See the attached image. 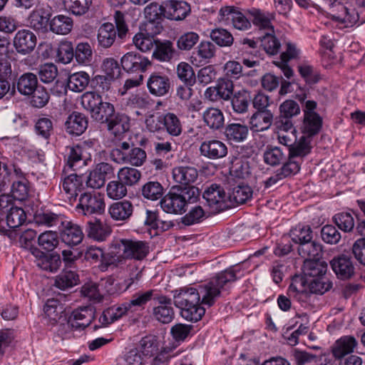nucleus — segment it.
Here are the masks:
<instances>
[{
    "label": "nucleus",
    "mask_w": 365,
    "mask_h": 365,
    "mask_svg": "<svg viewBox=\"0 0 365 365\" xmlns=\"http://www.w3.org/2000/svg\"><path fill=\"white\" fill-rule=\"evenodd\" d=\"M128 193L127 187L118 179L109 182L106 187L107 196L113 200H120Z\"/></svg>",
    "instance_id": "59"
},
{
    "label": "nucleus",
    "mask_w": 365,
    "mask_h": 365,
    "mask_svg": "<svg viewBox=\"0 0 365 365\" xmlns=\"http://www.w3.org/2000/svg\"><path fill=\"white\" fill-rule=\"evenodd\" d=\"M81 294L83 297L96 304L103 301V296L98 289V285L95 282L84 284L81 288Z\"/></svg>",
    "instance_id": "54"
},
{
    "label": "nucleus",
    "mask_w": 365,
    "mask_h": 365,
    "mask_svg": "<svg viewBox=\"0 0 365 365\" xmlns=\"http://www.w3.org/2000/svg\"><path fill=\"white\" fill-rule=\"evenodd\" d=\"M144 357L140 351L133 348L127 351L119 360L118 365H143Z\"/></svg>",
    "instance_id": "61"
},
{
    "label": "nucleus",
    "mask_w": 365,
    "mask_h": 365,
    "mask_svg": "<svg viewBox=\"0 0 365 365\" xmlns=\"http://www.w3.org/2000/svg\"><path fill=\"white\" fill-rule=\"evenodd\" d=\"M115 247L124 259L142 260L149 253L148 244L144 241L122 239L116 242Z\"/></svg>",
    "instance_id": "9"
},
{
    "label": "nucleus",
    "mask_w": 365,
    "mask_h": 365,
    "mask_svg": "<svg viewBox=\"0 0 365 365\" xmlns=\"http://www.w3.org/2000/svg\"><path fill=\"white\" fill-rule=\"evenodd\" d=\"M147 87L152 95L164 96L169 93L170 81L166 75L153 73L148 79Z\"/></svg>",
    "instance_id": "24"
},
{
    "label": "nucleus",
    "mask_w": 365,
    "mask_h": 365,
    "mask_svg": "<svg viewBox=\"0 0 365 365\" xmlns=\"http://www.w3.org/2000/svg\"><path fill=\"white\" fill-rule=\"evenodd\" d=\"M237 279L235 271L228 269L218 273L209 282L199 286L198 292L201 299V304L212 306L217 298L220 296L224 287Z\"/></svg>",
    "instance_id": "5"
},
{
    "label": "nucleus",
    "mask_w": 365,
    "mask_h": 365,
    "mask_svg": "<svg viewBox=\"0 0 365 365\" xmlns=\"http://www.w3.org/2000/svg\"><path fill=\"white\" fill-rule=\"evenodd\" d=\"M178 77L185 83L194 85L196 81L192 67L185 62L180 63L177 66Z\"/></svg>",
    "instance_id": "64"
},
{
    "label": "nucleus",
    "mask_w": 365,
    "mask_h": 365,
    "mask_svg": "<svg viewBox=\"0 0 365 365\" xmlns=\"http://www.w3.org/2000/svg\"><path fill=\"white\" fill-rule=\"evenodd\" d=\"M163 187L157 181H149L141 187V194L144 198L150 200H157L163 195Z\"/></svg>",
    "instance_id": "51"
},
{
    "label": "nucleus",
    "mask_w": 365,
    "mask_h": 365,
    "mask_svg": "<svg viewBox=\"0 0 365 365\" xmlns=\"http://www.w3.org/2000/svg\"><path fill=\"white\" fill-rule=\"evenodd\" d=\"M202 197L212 213H217L229 207L227 202L228 197L220 185H210L204 191Z\"/></svg>",
    "instance_id": "10"
},
{
    "label": "nucleus",
    "mask_w": 365,
    "mask_h": 365,
    "mask_svg": "<svg viewBox=\"0 0 365 365\" xmlns=\"http://www.w3.org/2000/svg\"><path fill=\"white\" fill-rule=\"evenodd\" d=\"M173 294L175 305L182 309L200 302L198 289L193 287H183L175 290Z\"/></svg>",
    "instance_id": "22"
},
{
    "label": "nucleus",
    "mask_w": 365,
    "mask_h": 365,
    "mask_svg": "<svg viewBox=\"0 0 365 365\" xmlns=\"http://www.w3.org/2000/svg\"><path fill=\"white\" fill-rule=\"evenodd\" d=\"M81 103L90 113L91 117L100 123L108 122L115 113V107L111 103L103 101L102 96L93 91L84 93L81 96Z\"/></svg>",
    "instance_id": "4"
},
{
    "label": "nucleus",
    "mask_w": 365,
    "mask_h": 365,
    "mask_svg": "<svg viewBox=\"0 0 365 365\" xmlns=\"http://www.w3.org/2000/svg\"><path fill=\"white\" fill-rule=\"evenodd\" d=\"M190 11L189 4L183 1L170 0L163 5V15L170 20H182L187 16Z\"/></svg>",
    "instance_id": "25"
},
{
    "label": "nucleus",
    "mask_w": 365,
    "mask_h": 365,
    "mask_svg": "<svg viewBox=\"0 0 365 365\" xmlns=\"http://www.w3.org/2000/svg\"><path fill=\"white\" fill-rule=\"evenodd\" d=\"M330 265L339 279H348L354 274L355 268L351 259L345 255L334 257L330 261Z\"/></svg>",
    "instance_id": "23"
},
{
    "label": "nucleus",
    "mask_w": 365,
    "mask_h": 365,
    "mask_svg": "<svg viewBox=\"0 0 365 365\" xmlns=\"http://www.w3.org/2000/svg\"><path fill=\"white\" fill-rule=\"evenodd\" d=\"M250 97L246 91L236 93L231 101L232 106L235 112L237 113H246L248 110Z\"/></svg>",
    "instance_id": "57"
},
{
    "label": "nucleus",
    "mask_w": 365,
    "mask_h": 365,
    "mask_svg": "<svg viewBox=\"0 0 365 365\" xmlns=\"http://www.w3.org/2000/svg\"><path fill=\"white\" fill-rule=\"evenodd\" d=\"M317 103L314 101L305 102L304 110L303 131L304 135L312 136L316 135L320 130L322 124V119L314 110Z\"/></svg>",
    "instance_id": "11"
},
{
    "label": "nucleus",
    "mask_w": 365,
    "mask_h": 365,
    "mask_svg": "<svg viewBox=\"0 0 365 365\" xmlns=\"http://www.w3.org/2000/svg\"><path fill=\"white\" fill-rule=\"evenodd\" d=\"M59 232L61 240L70 247L79 245L84 237L81 227L67 219L59 229Z\"/></svg>",
    "instance_id": "18"
},
{
    "label": "nucleus",
    "mask_w": 365,
    "mask_h": 365,
    "mask_svg": "<svg viewBox=\"0 0 365 365\" xmlns=\"http://www.w3.org/2000/svg\"><path fill=\"white\" fill-rule=\"evenodd\" d=\"M259 38L267 53L274 55L279 51L280 43L274 36V32L265 33L264 36H259Z\"/></svg>",
    "instance_id": "62"
},
{
    "label": "nucleus",
    "mask_w": 365,
    "mask_h": 365,
    "mask_svg": "<svg viewBox=\"0 0 365 365\" xmlns=\"http://www.w3.org/2000/svg\"><path fill=\"white\" fill-rule=\"evenodd\" d=\"M232 92V81L226 78H221L217 81L216 86L206 89L205 97L212 102H217L220 100L227 101L230 98Z\"/></svg>",
    "instance_id": "16"
},
{
    "label": "nucleus",
    "mask_w": 365,
    "mask_h": 365,
    "mask_svg": "<svg viewBox=\"0 0 365 365\" xmlns=\"http://www.w3.org/2000/svg\"><path fill=\"white\" fill-rule=\"evenodd\" d=\"M329 15L331 19L342 28L353 26L359 19V14L354 8L339 1H334L331 4Z\"/></svg>",
    "instance_id": "8"
},
{
    "label": "nucleus",
    "mask_w": 365,
    "mask_h": 365,
    "mask_svg": "<svg viewBox=\"0 0 365 365\" xmlns=\"http://www.w3.org/2000/svg\"><path fill=\"white\" fill-rule=\"evenodd\" d=\"M86 232L88 237L98 242H103L110 235L111 229L101 220L96 218L87 222Z\"/></svg>",
    "instance_id": "34"
},
{
    "label": "nucleus",
    "mask_w": 365,
    "mask_h": 365,
    "mask_svg": "<svg viewBox=\"0 0 365 365\" xmlns=\"http://www.w3.org/2000/svg\"><path fill=\"white\" fill-rule=\"evenodd\" d=\"M9 208L6 210V220L8 227L10 228H16L22 225L26 220V215L23 208L13 205L8 195H0V207L2 210Z\"/></svg>",
    "instance_id": "12"
},
{
    "label": "nucleus",
    "mask_w": 365,
    "mask_h": 365,
    "mask_svg": "<svg viewBox=\"0 0 365 365\" xmlns=\"http://www.w3.org/2000/svg\"><path fill=\"white\" fill-rule=\"evenodd\" d=\"M120 62L123 70L128 73H143L151 64L148 58L135 51L125 53Z\"/></svg>",
    "instance_id": "14"
},
{
    "label": "nucleus",
    "mask_w": 365,
    "mask_h": 365,
    "mask_svg": "<svg viewBox=\"0 0 365 365\" xmlns=\"http://www.w3.org/2000/svg\"><path fill=\"white\" fill-rule=\"evenodd\" d=\"M104 196L99 192H84L80 195L76 210L83 215H102L105 212Z\"/></svg>",
    "instance_id": "7"
},
{
    "label": "nucleus",
    "mask_w": 365,
    "mask_h": 365,
    "mask_svg": "<svg viewBox=\"0 0 365 365\" xmlns=\"http://www.w3.org/2000/svg\"><path fill=\"white\" fill-rule=\"evenodd\" d=\"M37 85L36 76L32 73H26L19 77L16 86L20 93L29 96L37 88Z\"/></svg>",
    "instance_id": "43"
},
{
    "label": "nucleus",
    "mask_w": 365,
    "mask_h": 365,
    "mask_svg": "<svg viewBox=\"0 0 365 365\" xmlns=\"http://www.w3.org/2000/svg\"><path fill=\"white\" fill-rule=\"evenodd\" d=\"M159 294L156 293L155 290L150 289L146 292H139L135 293L131 300L128 303L130 309L132 307H143L149 301L154 299L155 297H158Z\"/></svg>",
    "instance_id": "60"
},
{
    "label": "nucleus",
    "mask_w": 365,
    "mask_h": 365,
    "mask_svg": "<svg viewBox=\"0 0 365 365\" xmlns=\"http://www.w3.org/2000/svg\"><path fill=\"white\" fill-rule=\"evenodd\" d=\"M273 114L270 110L255 112L250 118V128L254 132L267 130L272 124Z\"/></svg>",
    "instance_id": "35"
},
{
    "label": "nucleus",
    "mask_w": 365,
    "mask_h": 365,
    "mask_svg": "<svg viewBox=\"0 0 365 365\" xmlns=\"http://www.w3.org/2000/svg\"><path fill=\"white\" fill-rule=\"evenodd\" d=\"M155 303L157 304L153 310L155 319L163 324L170 323L175 317L171 299L159 294L158 297H155Z\"/></svg>",
    "instance_id": "15"
},
{
    "label": "nucleus",
    "mask_w": 365,
    "mask_h": 365,
    "mask_svg": "<svg viewBox=\"0 0 365 365\" xmlns=\"http://www.w3.org/2000/svg\"><path fill=\"white\" fill-rule=\"evenodd\" d=\"M90 77L86 72L81 71L69 76L68 79V88L74 92L83 91L88 85Z\"/></svg>",
    "instance_id": "50"
},
{
    "label": "nucleus",
    "mask_w": 365,
    "mask_h": 365,
    "mask_svg": "<svg viewBox=\"0 0 365 365\" xmlns=\"http://www.w3.org/2000/svg\"><path fill=\"white\" fill-rule=\"evenodd\" d=\"M298 252L304 260L320 259L322 256V245L311 240L299 245Z\"/></svg>",
    "instance_id": "40"
},
{
    "label": "nucleus",
    "mask_w": 365,
    "mask_h": 365,
    "mask_svg": "<svg viewBox=\"0 0 365 365\" xmlns=\"http://www.w3.org/2000/svg\"><path fill=\"white\" fill-rule=\"evenodd\" d=\"M63 154L66 161L65 170L71 169L76 171L86 164L82 155L83 149L78 145L66 146Z\"/></svg>",
    "instance_id": "29"
},
{
    "label": "nucleus",
    "mask_w": 365,
    "mask_h": 365,
    "mask_svg": "<svg viewBox=\"0 0 365 365\" xmlns=\"http://www.w3.org/2000/svg\"><path fill=\"white\" fill-rule=\"evenodd\" d=\"M34 222L38 225H43L48 227H55L58 230L63 225L66 217L61 213H56L51 210H41L35 213Z\"/></svg>",
    "instance_id": "26"
},
{
    "label": "nucleus",
    "mask_w": 365,
    "mask_h": 365,
    "mask_svg": "<svg viewBox=\"0 0 365 365\" xmlns=\"http://www.w3.org/2000/svg\"><path fill=\"white\" fill-rule=\"evenodd\" d=\"M219 20L225 24L231 23L236 29L244 31L251 27L250 21L234 6H224L219 11Z\"/></svg>",
    "instance_id": "13"
},
{
    "label": "nucleus",
    "mask_w": 365,
    "mask_h": 365,
    "mask_svg": "<svg viewBox=\"0 0 365 365\" xmlns=\"http://www.w3.org/2000/svg\"><path fill=\"white\" fill-rule=\"evenodd\" d=\"M36 45V36L27 29L19 30L14 38V46L19 53L28 54Z\"/></svg>",
    "instance_id": "21"
},
{
    "label": "nucleus",
    "mask_w": 365,
    "mask_h": 365,
    "mask_svg": "<svg viewBox=\"0 0 365 365\" xmlns=\"http://www.w3.org/2000/svg\"><path fill=\"white\" fill-rule=\"evenodd\" d=\"M312 138L304 135L288 148L287 160L274 173L264 181V187L269 188L281 180L297 174L303 162L304 158L312 150Z\"/></svg>",
    "instance_id": "1"
},
{
    "label": "nucleus",
    "mask_w": 365,
    "mask_h": 365,
    "mask_svg": "<svg viewBox=\"0 0 365 365\" xmlns=\"http://www.w3.org/2000/svg\"><path fill=\"white\" fill-rule=\"evenodd\" d=\"M11 192L12 197L17 200L23 201L28 198L30 192L29 182L25 178L14 179Z\"/></svg>",
    "instance_id": "48"
},
{
    "label": "nucleus",
    "mask_w": 365,
    "mask_h": 365,
    "mask_svg": "<svg viewBox=\"0 0 365 365\" xmlns=\"http://www.w3.org/2000/svg\"><path fill=\"white\" fill-rule=\"evenodd\" d=\"M327 269V264L325 262L317 259H307L304 262L303 272L306 277L311 279L319 277H325Z\"/></svg>",
    "instance_id": "38"
},
{
    "label": "nucleus",
    "mask_w": 365,
    "mask_h": 365,
    "mask_svg": "<svg viewBox=\"0 0 365 365\" xmlns=\"http://www.w3.org/2000/svg\"><path fill=\"white\" fill-rule=\"evenodd\" d=\"M79 283L77 273L70 270H63L55 278V286L62 290L71 288Z\"/></svg>",
    "instance_id": "44"
},
{
    "label": "nucleus",
    "mask_w": 365,
    "mask_h": 365,
    "mask_svg": "<svg viewBox=\"0 0 365 365\" xmlns=\"http://www.w3.org/2000/svg\"><path fill=\"white\" fill-rule=\"evenodd\" d=\"M133 212V205L129 200H122L112 203L108 207V214L115 221H126Z\"/></svg>",
    "instance_id": "32"
},
{
    "label": "nucleus",
    "mask_w": 365,
    "mask_h": 365,
    "mask_svg": "<svg viewBox=\"0 0 365 365\" xmlns=\"http://www.w3.org/2000/svg\"><path fill=\"white\" fill-rule=\"evenodd\" d=\"M200 155L210 160H220L227 155V147L221 140H207L200 146Z\"/></svg>",
    "instance_id": "17"
},
{
    "label": "nucleus",
    "mask_w": 365,
    "mask_h": 365,
    "mask_svg": "<svg viewBox=\"0 0 365 365\" xmlns=\"http://www.w3.org/2000/svg\"><path fill=\"white\" fill-rule=\"evenodd\" d=\"M332 282L327 277H319L313 279L305 278L296 275L288 287V294L299 302H304L310 293L323 294L332 287Z\"/></svg>",
    "instance_id": "3"
},
{
    "label": "nucleus",
    "mask_w": 365,
    "mask_h": 365,
    "mask_svg": "<svg viewBox=\"0 0 365 365\" xmlns=\"http://www.w3.org/2000/svg\"><path fill=\"white\" fill-rule=\"evenodd\" d=\"M38 243L43 249L53 251L59 244L58 234L56 231H45L38 236Z\"/></svg>",
    "instance_id": "53"
},
{
    "label": "nucleus",
    "mask_w": 365,
    "mask_h": 365,
    "mask_svg": "<svg viewBox=\"0 0 365 365\" xmlns=\"http://www.w3.org/2000/svg\"><path fill=\"white\" fill-rule=\"evenodd\" d=\"M83 184L82 178L76 173H71L63 179L61 193L71 202L76 201L77 196L83 193Z\"/></svg>",
    "instance_id": "19"
},
{
    "label": "nucleus",
    "mask_w": 365,
    "mask_h": 365,
    "mask_svg": "<svg viewBox=\"0 0 365 365\" xmlns=\"http://www.w3.org/2000/svg\"><path fill=\"white\" fill-rule=\"evenodd\" d=\"M145 123L151 132L166 130L172 136H178L182 133V125L178 117L173 113H159L146 119Z\"/></svg>",
    "instance_id": "6"
},
{
    "label": "nucleus",
    "mask_w": 365,
    "mask_h": 365,
    "mask_svg": "<svg viewBox=\"0 0 365 365\" xmlns=\"http://www.w3.org/2000/svg\"><path fill=\"white\" fill-rule=\"evenodd\" d=\"M140 178V172L133 168L124 167L118 172V179L125 184L126 187L135 185Z\"/></svg>",
    "instance_id": "52"
},
{
    "label": "nucleus",
    "mask_w": 365,
    "mask_h": 365,
    "mask_svg": "<svg viewBox=\"0 0 365 365\" xmlns=\"http://www.w3.org/2000/svg\"><path fill=\"white\" fill-rule=\"evenodd\" d=\"M76 329H85L94 319V309L91 307H83L73 310L68 317Z\"/></svg>",
    "instance_id": "27"
},
{
    "label": "nucleus",
    "mask_w": 365,
    "mask_h": 365,
    "mask_svg": "<svg viewBox=\"0 0 365 365\" xmlns=\"http://www.w3.org/2000/svg\"><path fill=\"white\" fill-rule=\"evenodd\" d=\"M263 159L266 164L276 166L287 160V154L279 147H268L264 152Z\"/></svg>",
    "instance_id": "45"
},
{
    "label": "nucleus",
    "mask_w": 365,
    "mask_h": 365,
    "mask_svg": "<svg viewBox=\"0 0 365 365\" xmlns=\"http://www.w3.org/2000/svg\"><path fill=\"white\" fill-rule=\"evenodd\" d=\"M116 38V31L110 23H105L101 26L98 31V42L103 48L110 47Z\"/></svg>",
    "instance_id": "41"
},
{
    "label": "nucleus",
    "mask_w": 365,
    "mask_h": 365,
    "mask_svg": "<svg viewBox=\"0 0 365 365\" xmlns=\"http://www.w3.org/2000/svg\"><path fill=\"white\" fill-rule=\"evenodd\" d=\"M253 191L251 187L247 185H239L233 188L229 198L237 204H244L252 197Z\"/></svg>",
    "instance_id": "55"
},
{
    "label": "nucleus",
    "mask_w": 365,
    "mask_h": 365,
    "mask_svg": "<svg viewBox=\"0 0 365 365\" xmlns=\"http://www.w3.org/2000/svg\"><path fill=\"white\" fill-rule=\"evenodd\" d=\"M200 196V190L195 186H173L160 200L162 210L169 214L182 215L187 205L195 202Z\"/></svg>",
    "instance_id": "2"
},
{
    "label": "nucleus",
    "mask_w": 365,
    "mask_h": 365,
    "mask_svg": "<svg viewBox=\"0 0 365 365\" xmlns=\"http://www.w3.org/2000/svg\"><path fill=\"white\" fill-rule=\"evenodd\" d=\"M199 35L193 31L182 34L177 41V46L180 50L189 51L199 41Z\"/></svg>",
    "instance_id": "63"
},
{
    "label": "nucleus",
    "mask_w": 365,
    "mask_h": 365,
    "mask_svg": "<svg viewBox=\"0 0 365 365\" xmlns=\"http://www.w3.org/2000/svg\"><path fill=\"white\" fill-rule=\"evenodd\" d=\"M175 52L173 43L170 41H164L155 43L153 56L160 61H169L173 58Z\"/></svg>",
    "instance_id": "49"
},
{
    "label": "nucleus",
    "mask_w": 365,
    "mask_h": 365,
    "mask_svg": "<svg viewBox=\"0 0 365 365\" xmlns=\"http://www.w3.org/2000/svg\"><path fill=\"white\" fill-rule=\"evenodd\" d=\"M32 255L35 257L36 266L43 270L54 272L61 267V260L59 255H48L38 248H33Z\"/></svg>",
    "instance_id": "20"
},
{
    "label": "nucleus",
    "mask_w": 365,
    "mask_h": 365,
    "mask_svg": "<svg viewBox=\"0 0 365 365\" xmlns=\"http://www.w3.org/2000/svg\"><path fill=\"white\" fill-rule=\"evenodd\" d=\"M50 14L43 8H36L30 14L28 22L36 31H44L46 29Z\"/></svg>",
    "instance_id": "42"
},
{
    "label": "nucleus",
    "mask_w": 365,
    "mask_h": 365,
    "mask_svg": "<svg viewBox=\"0 0 365 365\" xmlns=\"http://www.w3.org/2000/svg\"><path fill=\"white\" fill-rule=\"evenodd\" d=\"M357 345L356 339L352 336H344L337 339L331 346V353L336 359H341L352 353Z\"/></svg>",
    "instance_id": "31"
},
{
    "label": "nucleus",
    "mask_w": 365,
    "mask_h": 365,
    "mask_svg": "<svg viewBox=\"0 0 365 365\" xmlns=\"http://www.w3.org/2000/svg\"><path fill=\"white\" fill-rule=\"evenodd\" d=\"M250 13L252 16L254 25L260 30H264L265 31L264 34L274 32V27L271 23V19L273 18L272 15L265 14L258 9H253Z\"/></svg>",
    "instance_id": "46"
},
{
    "label": "nucleus",
    "mask_w": 365,
    "mask_h": 365,
    "mask_svg": "<svg viewBox=\"0 0 365 365\" xmlns=\"http://www.w3.org/2000/svg\"><path fill=\"white\" fill-rule=\"evenodd\" d=\"M67 133L73 135H80L88 127V119L86 115L78 112L70 114L65 123Z\"/></svg>",
    "instance_id": "33"
},
{
    "label": "nucleus",
    "mask_w": 365,
    "mask_h": 365,
    "mask_svg": "<svg viewBox=\"0 0 365 365\" xmlns=\"http://www.w3.org/2000/svg\"><path fill=\"white\" fill-rule=\"evenodd\" d=\"M50 31L54 34L66 35L73 28V19L66 15H57L49 21Z\"/></svg>",
    "instance_id": "37"
},
{
    "label": "nucleus",
    "mask_w": 365,
    "mask_h": 365,
    "mask_svg": "<svg viewBox=\"0 0 365 365\" xmlns=\"http://www.w3.org/2000/svg\"><path fill=\"white\" fill-rule=\"evenodd\" d=\"M225 135L230 140L242 142L247 137L248 128L240 123H230L226 126Z\"/></svg>",
    "instance_id": "47"
},
{
    "label": "nucleus",
    "mask_w": 365,
    "mask_h": 365,
    "mask_svg": "<svg viewBox=\"0 0 365 365\" xmlns=\"http://www.w3.org/2000/svg\"><path fill=\"white\" fill-rule=\"evenodd\" d=\"M172 175L176 183L188 187L197 179L198 171L193 166L180 165L173 168Z\"/></svg>",
    "instance_id": "28"
},
{
    "label": "nucleus",
    "mask_w": 365,
    "mask_h": 365,
    "mask_svg": "<svg viewBox=\"0 0 365 365\" xmlns=\"http://www.w3.org/2000/svg\"><path fill=\"white\" fill-rule=\"evenodd\" d=\"M204 123L212 130H218L224 125V115L221 110L210 107L202 113Z\"/></svg>",
    "instance_id": "39"
},
{
    "label": "nucleus",
    "mask_w": 365,
    "mask_h": 365,
    "mask_svg": "<svg viewBox=\"0 0 365 365\" xmlns=\"http://www.w3.org/2000/svg\"><path fill=\"white\" fill-rule=\"evenodd\" d=\"M210 36L220 46H230L234 41V38L231 33L221 28L212 30Z\"/></svg>",
    "instance_id": "58"
},
{
    "label": "nucleus",
    "mask_w": 365,
    "mask_h": 365,
    "mask_svg": "<svg viewBox=\"0 0 365 365\" xmlns=\"http://www.w3.org/2000/svg\"><path fill=\"white\" fill-rule=\"evenodd\" d=\"M290 237L295 243L302 245L312 239V230L309 226L299 225L291 230Z\"/></svg>",
    "instance_id": "56"
},
{
    "label": "nucleus",
    "mask_w": 365,
    "mask_h": 365,
    "mask_svg": "<svg viewBox=\"0 0 365 365\" xmlns=\"http://www.w3.org/2000/svg\"><path fill=\"white\" fill-rule=\"evenodd\" d=\"M129 309L130 307L128 303L108 307L103 311L101 316L99 317V322L102 326L110 324L126 314Z\"/></svg>",
    "instance_id": "36"
},
{
    "label": "nucleus",
    "mask_w": 365,
    "mask_h": 365,
    "mask_svg": "<svg viewBox=\"0 0 365 365\" xmlns=\"http://www.w3.org/2000/svg\"><path fill=\"white\" fill-rule=\"evenodd\" d=\"M106 123L108 131L118 138H121L130 129V118L123 113H115Z\"/></svg>",
    "instance_id": "30"
}]
</instances>
